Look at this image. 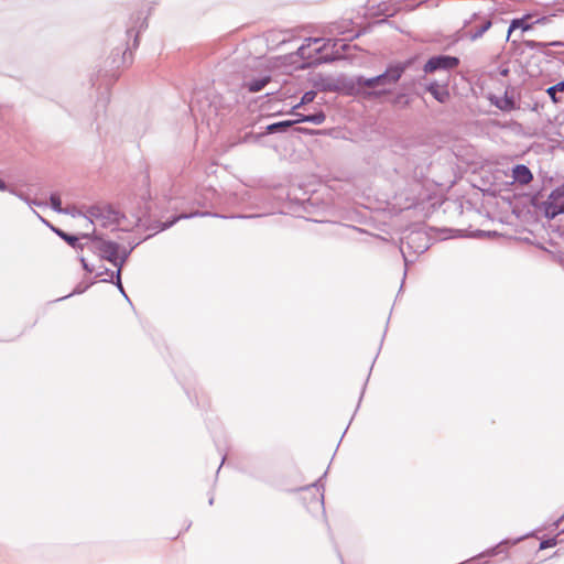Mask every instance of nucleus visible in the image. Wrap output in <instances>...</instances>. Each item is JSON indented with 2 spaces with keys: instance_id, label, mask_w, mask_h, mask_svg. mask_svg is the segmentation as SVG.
Masks as SVG:
<instances>
[{
  "instance_id": "f257e3e1",
  "label": "nucleus",
  "mask_w": 564,
  "mask_h": 564,
  "mask_svg": "<svg viewBox=\"0 0 564 564\" xmlns=\"http://www.w3.org/2000/svg\"><path fill=\"white\" fill-rule=\"evenodd\" d=\"M343 87L347 95H361L367 99H378L390 95V88H382L377 76L365 77L358 75L350 78H343Z\"/></svg>"
},
{
  "instance_id": "f03ea898",
  "label": "nucleus",
  "mask_w": 564,
  "mask_h": 564,
  "mask_svg": "<svg viewBox=\"0 0 564 564\" xmlns=\"http://www.w3.org/2000/svg\"><path fill=\"white\" fill-rule=\"evenodd\" d=\"M492 26V21L488 17L481 15L479 12H474L469 19L464 21L463 37L475 42L482 37V35Z\"/></svg>"
},
{
  "instance_id": "7ed1b4c3",
  "label": "nucleus",
  "mask_w": 564,
  "mask_h": 564,
  "mask_svg": "<svg viewBox=\"0 0 564 564\" xmlns=\"http://www.w3.org/2000/svg\"><path fill=\"white\" fill-rule=\"evenodd\" d=\"M415 59V57H411L404 62L389 64L383 73L377 75L381 87L389 88L390 85L398 83L403 73L413 65Z\"/></svg>"
},
{
  "instance_id": "20e7f679",
  "label": "nucleus",
  "mask_w": 564,
  "mask_h": 564,
  "mask_svg": "<svg viewBox=\"0 0 564 564\" xmlns=\"http://www.w3.org/2000/svg\"><path fill=\"white\" fill-rule=\"evenodd\" d=\"M541 205L543 206L544 217L549 220L564 214V185L555 187Z\"/></svg>"
},
{
  "instance_id": "39448f33",
  "label": "nucleus",
  "mask_w": 564,
  "mask_h": 564,
  "mask_svg": "<svg viewBox=\"0 0 564 564\" xmlns=\"http://www.w3.org/2000/svg\"><path fill=\"white\" fill-rule=\"evenodd\" d=\"M460 59L457 56L438 54L431 56L423 66L425 74H433L437 70H452L458 67Z\"/></svg>"
},
{
  "instance_id": "423d86ee",
  "label": "nucleus",
  "mask_w": 564,
  "mask_h": 564,
  "mask_svg": "<svg viewBox=\"0 0 564 564\" xmlns=\"http://www.w3.org/2000/svg\"><path fill=\"white\" fill-rule=\"evenodd\" d=\"M306 43L305 44H302L297 50L296 52L294 53H291L289 55H286L284 58L292 65H294L295 67L300 64V63H304V62H308V61H313L315 58L316 55L321 54L324 46L323 47H317L315 48L314 51H311V44L312 43H317L321 41V39H312V37H308L305 40Z\"/></svg>"
},
{
  "instance_id": "0eeeda50",
  "label": "nucleus",
  "mask_w": 564,
  "mask_h": 564,
  "mask_svg": "<svg viewBox=\"0 0 564 564\" xmlns=\"http://www.w3.org/2000/svg\"><path fill=\"white\" fill-rule=\"evenodd\" d=\"M87 216H85L89 224L93 225V218L104 219L108 223L120 224V220L126 218L123 214L118 212L112 205L105 206H90L87 210Z\"/></svg>"
},
{
  "instance_id": "6e6552de",
  "label": "nucleus",
  "mask_w": 564,
  "mask_h": 564,
  "mask_svg": "<svg viewBox=\"0 0 564 564\" xmlns=\"http://www.w3.org/2000/svg\"><path fill=\"white\" fill-rule=\"evenodd\" d=\"M206 216H213V217H220V218H227L226 216L219 215V214H213L209 212H193V213H182L175 216H172L165 221H155V226H153V229H156V231H163L169 228H171L174 224H176L181 219H189L194 217H206Z\"/></svg>"
},
{
  "instance_id": "1a4fd4ad",
  "label": "nucleus",
  "mask_w": 564,
  "mask_h": 564,
  "mask_svg": "<svg viewBox=\"0 0 564 564\" xmlns=\"http://www.w3.org/2000/svg\"><path fill=\"white\" fill-rule=\"evenodd\" d=\"M513 91H514L513 88L507 87L502 97L490 94L488 96V100L490 101L491 105H494L501 111L508 112V111L516 110L519 108V106L514 99Z\"/></svg>"
},
{
  "instance_id": "9d476101",
  "label": "nucleus",
  "mask_w": 564,
  "mask_h": 564,
  "mask_svg": "<svg viewBox=\"0 0 564 564\" xmlns=\"http://www.w3.org/2000/svg\"><path fill=\"white\" fill-rule=\"evenodd\" d=\"M97 249L101 260H106L111 264H115L117 253L121 249V245L113 240H101Z\"/></svg>"
},
{
  "instance_id": "9b49d317",
  "label": "nucleus",
  "mask_w": 564,
  "mask_h": 564,
  "mask_svg": "<svg viewBox=\"0 0 564 564\" xmlns=\"http://www.w3.org/2000/svg\"><path fill=\"white\" fill-rule=\"evenodd\" d=\"M425 90L429 91L435 100L441 104H445L449 99V91L446 86H441L436 80L431 82L425 86Z\"/></svg>"
},
{
  "instance_id": "f8f14e48",
  "label": "nucleus",
  "mask_w": 564,
  "mask_h": 564,
  "mask_svg": "<svg viewBox=\"0 0 564 564\" xmlns=\"http://www.w3.org/2000/svg\"><path fill=\"white\" fill-rule=\"evenodd\" d=\"M513 181L520 185H527L533 180L531 170L524 164H516L512 167Z\"/></svg>"
},
{
  "instance_id": "ddd939ff",
  "label": "nucleus",
  "mask_w": 564,
  "mask_h": 564,
  "mask_svg": "<svg viewBox=\"0 0 564 564\" xmlns=\"http://www.w3.org/2000/svg\"><path fill=\"white\" fill-rule=\"evenodd\" d=\"M112 67L119 68L120 65H127L132 63V55L130 53V47L127 46L124 51H122L120 47H116L111 53Z\"/></svg>"
},
{
  "instance_id": "4468645a",
  "label": "nucleus",
  "mask_w": 564,
  "mask_h": 564,
  "mask_svg": "<svg viewBox=\"0 0 564 564\" xmlns=\"http://www.w3.org/2000/svg\"><path fill=\"white\" fill-rule=\"evenodd\" d=\"M338 58H339L338 52L332 53V54L322 55V56H318V57L315 56V58L313 61L300 63L296 66V68H299V69H307V68H311V67H314V66H317V65H321V64L333 63V62H335Z\"/></svg>"
},
{
  "instance_id": "2eb2a0df",
  "label": "nucleus",
  "mask_w": 564,
  "mask_h": 564,
  "mask_svg": "<svg viewBox=\"0 0 564 564\" xmlns=\"http://www.w3.org/2000/svg\"><path fill=\"white\" fill-rule=\"evenodd\" d=\"M316 87L319 91H329V93H337L343 87V79L337 80L332 77H323L318 82H316Z\"/></svg>"
},
{
  "instance_id": "dca6fc26",
  "label": "nucleus",
  "mask_w": 564,
  "mask_h": 564,
  "mask_svg": "<svg viewBox=\"0 0 564 564\" xmlns=\"http://www.w3.org/2000/svg\"><path fill=\"white\" fill-rule=\"evenodd\" d=\"M112 265L117 268L116 271H111L110 269L105 268L104 271L97 273V276H101L104 273H110V276L102 279L101 282L112 283L117 289H121V284H122L121 274H122L123 267L118 265V264H112Z\"/></svg>"
},
{
  "instance_id": "f3484780",
  "label": "nucleus",
  "mask_w": 564,
  "mask_h": 564,
  "mask_svg": "<svg viewBox=\"0 0 564 564\" xmlns=\"http://www.w3.org/2000/svg\"><path fill=\"white\" fill-rule=\"evenodd\" d=\"M384 97H387V99H386L387 102H389L393 107H397L400 109H404V108L409 107L411 104V97L406 93L401 91L395 95H392L390 93V95H386Z\"/></svg>"
},
{
  "instance_id": "a211bd4d",
  "label": "nucleus",
  "mask_w": 564,
  "mask_h": 564,
  "mask_svg": "<svg viewBox=\"0 0 564 564\" xmlns=\"http://www.w3.org/2000/svg\"><path fill=\"white\" fill-rule=\"evenodd\" d=\"M141 243V241H129V247H122L117 253V260L115 261V264L124 267L126 262L128 261L131 252Z\"/></svg>"
},
{
  "instance_id": "6ab92c4d",
  "label": "nucleus",
  "mask_w": 564,
  "mask_h": 564,
  "mask_svg": "<svg viewBox=\"0 0 564 564\" xmlns=\"http://www.w3.org/2000/svg\"><path fill=\"white\" fill-rule=\"evenodd\" d=\"M292 127H293V122H291V119L282 120V121H278V122L268 124L265 127V133L267 134L284 133Z\"/></svg>"
},
{
  "instance_id": "aec40b11",
  "label": "nucleus",
  "mask_w": 564,
  "mask_h": 564,
  "mask_svg": "<svg viewBox=\"0 0 564 564\" xmlns=\"http://www.w3.org/2000/svg\"><path fill=\"white\" fill-rule=\"evenodd\" d=\"M265 131L261 133L246 132L242 135H239L231 142V147L242 144V143H258L264 135Z\"/></svg>"
},
{
  "instance_id": "412c9836",
  "label": "nucleus",
  "mask_w": 564,
  "mask_h": 564,
  "mask_svg": "<svg viewBox=\"0 0 564 564\" xmlns=\"http://www.w3.org/2000/svg\"><path fill=\"white\" fill-rule=\"evenodd\" d=\"M525 19H527V15L511 20L509 29H508V39L510 37L511 33L514 30L521 29L522 32H525V31H529L533 26L532 23H527Z\"/></svg>"
},
{
  "instance_id": "4be33fe9",
  "label": "nucleus",
  "mask_w": 564,
  "mask_h": 564,
  "mask_svg": "<svg viewBox=\"0 0 564 564\" xmlns=\"http://www.w3.org/2000/svg\"><path fill=\"white\" fill-rule=\"evenodd\" d=\"M270 80V76L252 78L246 84V87L250 93H258L261 91Z\"/></svg>"
},
{
  "instance_id": "5701e85b",
  "label": "nucleus",
  "mask_w": 564,
  "mask_h": 564,
  "mask_svg": "<svg viewBox=\"0 0 564 564\" xmlns=\"http://www.w3.org/2000/svg\"><path fill=\"white\" fill-rule=\"evenodd\" d=\"M50 204H51V208L58 214H70V215L75 216V213H73L70 209H68V208L64 209L62 207V200H61V196L58 193H51Z\"/></svg>"
},
{
  "instance_id": "b1692460",
  "label": "nucleus",
  "mask_w": 564,
  "mask_h": 564,
  "mask_svg": "<svg viewBox=\"0 0 564 564\" xmlns=\"http://www.w3.org/2000/svg\"><path fill=\"white\" fill-rule=\"evenodd\" d=\"M524 47L529 50H538L541 51L545 56L552 57L554 56V53L551 51H544V48L547 47V42H538L534 40H524L523 41Z\"/></svg>"
},
{
  "instance_id": "393cba45",
  "label": "nucleus",
  "mask_w": 564,
  "mask_h": 564,
  "mask_svg": "<svg viewBox=\"0 0 564 564\" xmlns=\"http://www.w3.org/2000/svg\"><path fill=\"white\" fill-rule=\"evenodd\" d=\"M80 235L68 234L64 237V241L75 250H84L85 245L80 242Z\"/></svg>"
},
{
  "instance_id": "a878e982",
  "label": "nucleus",
  "mask_w": 564,
  "mask_h": 564,
  "mask_svg": "<svg viewBox=\"0 0 564 564\" xmlns=\"http://www.w3.org/2000/svg\"><path fill=\"white\" fill-rule=\"evenodd\" d=\"M95 283V281L90 282V283H84V282H80L78 283L74 290L67 294V295H64L59 299L56 300V302H61V301H64L73 295H79V294H83L85 293L93 284Z\"/></svg>"
},
{
  "instance_id": "bb28decb",
  "label": "nucleus",
  "mask_w": 564,
  "mask_h": 564,
  "mask_svg": "<svg viewBox=\"0 0 564 564\" xmlns=\"http://www.w3.org/2000/svg\"><path fill=\"white\" fill-rule=\"evenodd\" d=\"M562 91H564V80H561L546 89V94L554 104L560 101L557 94Z\"/></svg>"
},
{
  "instance_id": "cd10ccee",
  "label": "nucleus",
  "mask_w": 564,
  "mask_h": 564,
  "mask_svg": "<svg viewBox=\"0 0 564 564\" xmlns=\"http://www.w3.org/2000/svg\"><path fill=\"white\" fill-rule=\"evenodd\" d=\"M6 192H9L10 194L17 196L21 200L25 202L29 206H33V205L34 206H46L45 203L37 202L35 199H31L30 197L24 195L22 192H18L17 189H14L12 187H9V189H7Z\"/></svg>"
},
{
  "instance_id": "c85d7f7f",
  "label": "nucleus",
  "mask_w": 564,
  "mask_h": 564,
  "mask_svg": "<svg viewBox=\"0 0 564 564\" xmlns=\"http://www.w3.org/2000/svg\"><path fill=\"white\" fill-rule=\"evenodd\" d=\"M148 28V22H147V18H144L140 25H139V30L137 32H134V26H131L127 30V35L128 36H132L133 35V47H138L139 45V34L142 30L147 29Z\"/></svg>"
},
{
  "instance_id": "c756f323",
  "label": "nucleus",
  "mask_w": 564,
  "mask_h": 564,
  "mask_svg": "<svg viewBox=\"0 0 564 564\" xmlns=\"http://www.w3.org/2000/svg\"><path fill=\"white\" fill-rule=\"evenodd\" d=\"M326 119V115L324 110L318 109L317 111L313 113L306 115V122L313 123V124H322Z\"/></svg>"
},
{
  "instance_id": "7c9ffc66",
  "label": "nucleus",
  "mask_w": 564,
  "mask_h": 564,
  "mask_svg": "<svg viewBox=\"0 0 564 564\" xmlns=\"http://www.w3.org/2000/svg\"><path fill=\"white\" fill-rule=\"evenodd\" d=\"M297 132L310 134V135H326L330 134L333 129L326 130V129H307V128H296Z\"/></svg>"
},
{
  "instance_id": "2f4dec72",
  "label": "nucleus",
  "mask_w": 564,
  "mask_h": 564,
  "mask_svg": "<svg viewBox=\"0 0 564 564\" xmlns=\"http://www.w3.org/2000/svg\"><path fill=\"white\" fill-rule=\"evenodd\" d=\"M507 542H508L507 540L501 541V542H500V543H498L496 546H492V547H490V549L486 550L485 552L480 553V554L478 555V557H482V556H496V555L499 553V551H498L499 546H500L501 544H503V543H507Z\"/></svg>"
},
{
  "instance_id": "473e14b6",
  "label": "nucleus",
  "mask_w": 564,
  "mask_h": 564,
  "mask_svg": "<svg viewBox=\"0 0 564 564\" xmlns=\"http://www.w3.org/2000/svg\"><path fill=\"white\" fill-rule=\"evenodd\" d=\"M315 97H316L315 90H307L301 97L302 104H305V105L311 104L314 101Z\"/></svg>"
},
{
  "instance_id": "72a5a7b5",
  "label": "nucleus",
  "mask_w": 564,
  "mask_h": 564,
  "mask_svg": "<svg viewBox=\"0 0 564 564\" xmlns=\"http://www.w3.org/2000/svg\"><path fill=\"white\" fill-rule=\"evenodd\" d=\"M557 543L556 538H547L540 542V550H545L555 546Z\"/></svg>"
},
{
  "instance_id": "f704fd0d",
  "label": "nucleus",
  "mask_w": 564,
  "mask_h": 564,
  "mask_svg": "<svg viewBox=\"0 0 564 564\" xmlns=\"http://www.w3.org/2000/svg\"><path fill=\"white\" fill-rule=\"evenodd\" d=\"M540 196H541V192L533 194L531 196L530 204L532 207L543 210V206L541 205L542 202H540Z\"/></svg>"
},
{
  "instance_id": "c9c22d12",
  "label": "nucleus",
  "mask_w": 564,
  "mask_h": 564,
  "mask_svg": "<svg viewBox=\"0 0 564 564\" xmlns=\"http://www.w3.org/2000/svg\"><path fill=\"white\" fill-rule=\"evenodd\" d=\"M80 237L82 239H86V240H91V241H98L99 243L101 242V240H104L101 238V236L97 235L95 232V230L93 232H86V234H80Z\"/></svg>"
},
{
  "instance_id": "e433bc0d",
  "label": "nucleus",
  "mask_w": 564,
  "mask_h": 564,
  "mask_svg": "<svg viewBox=\"0 0 564 564\" xmlns=\"http://www.w3.org/2000/svg\"><path fill=\"white\" fill-rule=\"evenodd\" d=\"M291 115L295 117L294 119H291V122H293V126H295L297 123L306 122V115L300 113L296 111H294V113H291Z\"/></svg>"
},
{
  "instance_id": "4c0bfd02",
  "label": "nucleus",
  "mask_w": 564,
  "mask_h": 564,
  "mask_svg": "<svg viewBox=\"0 0 564 564\" xmlns=\"http://www.w3.org/2000/svg\"><path fill=\"white\" fill-rule=\"evenodd\" d=\"M79 262L82 264V268L88 272V273H91L94 268L87 262L86 258L84 257H79Z\"/></svg>"
},
{
  "instance_id": "58836bf2",
  "label": "nucleus",
  "mask_w": 564,
  "mask_h": 564,
  "mask_svg": "<svg viewBox=\"0 0 564 564\" xmlns=\"http://www.w3.org/2000/svg\"><path fill=\"white\" fill-rule=\"evenodd\" d=\"M497 231H485V230H480V229H477L475 232H474V237H482V236H497Z\"/></svg>"
},
{
  "instance_id": "ea45409f",
  "label": "nucleus",
  "mask_w": 564,
  "mask_h": 564,
  "mask_svg": "<svg viewBox=\"0 0 564 564\" xmlns=\"http://www.w3.org/2000/svg\"><path fill=\"white\" fill-rule=\"evenodd\" d=\"M52 231L59 237L62 240H64V237L67 236L69 232L64 231L63 229L54 226L52 227Z\"/></svg>"
},
{
  "instance_id": "a19ab883",
  "label": "nucleus",
  "mask_w": 564,
  "mask_h": 564,
  "mask_svg": "<svg viewBox=\"0 0 564 564\" xmlns=\"http://www.w3.org/2000/svg\"><path fill=\"white\" fill-rule=\"evenodd\" d=\"M52 231L59 237L62 240H64V237L67 236L69 232L64 231L63 229L54 226L52 227Z\"/></svg>"
},
{
  "instance_id": "79ce46f5",
  "label": "nucleus",
  "mask_w": 564,
  "mask_h": 564,
  "mask_svg": "<svg viewBox=\"0 0 564 564\" xmlns=\"http://www.w3.org/2000/svg\"><path fill=\"white\" fill-rule=\"evenodd\" d=\"M414 177H423L424 176V166L415 165L413 170Z\"/></svg>"
},
{
  "instance_id": "37998d69",
  "label": "nucleus",
  "mask_w": 564,
  "mask_h": 564,
  "mask_svg": "<svg viewBox=\"0 0 564 564\" xmlns=\"http://www.w3.org/2000/svg\"><path fill=\"white\" fill-rule=\"evenodd\" d=\"M327 475V471H325L323 474V476L321 478H318L313 485L312 487H315L317 490L319 489H324V485H323V478L326 477Z\"/></svg>"
},
{
  "instance_id": "c03bdc74",
  "label": "nucleus",
  "mask_w": 564,
  "mask_h": 564,
  "mask_svg": "<svg viewBox=\"0 0 564 564\" xmlns=\"http://www.w3.org/2000/svg\"><path fill=\"white\" fill-rule=\"evenodd\" d=\"M33 213L36 215V217L46 226L48 227L51 230H52V227H54V225H52L48 220H46L45 218H43L36 210L33 209Z\"/></svg>"
},
{
  "instance_id": "a18cd8bd",
  "label": "nucleus",
  "mask_w": 564,
  "mask_h": 564,
  "mask_svg": "<svg viewBox=\"0 0 564 564\" xmlns=\"http://www.w3.org/2000/svg\"><path fill=\"white\" fill-rule=\"evenodd\" d=\"M549 46H553V47H564V42L562 41H552V42H547V47Z\"/></svg>"
},
{
  "instance_id": "49530a36",
  "label": "nucleus",
  "mask_w": 564,
  "mask_h": 564,
  "mask_svg": "<svg viewBox=\"0 0 564 564\" xmlns=\"http://www.w3.org/2000/svg\"><path fill=\"white\" fill-rule=\"evenodd\" d=\"M118 291L120 292V294L126 299V301L132 305V302L130 300V297L128 296V294L126 293V290L123 288V285L121 284V289H118Z\"/></svg>"
},
{
  "instance_id": "de8ad7c7",
  "label": "nucleus",
  "mask_w": 564,
  "mask_h": 564,
  "mask_svg": "<svg viewBox=\"0 0 564 564\" xmlns=\"http://www.w3.org/2000/svg\"><path fill=\"white\" fill-rule=\"evenodd\" d=\"M305 106V104H302V100H300L296 105H294L290 112L289 113H294V111H296L297 109H300L301 107Z\"/></svg>"
},
{
  "instance_id": "09e8293b",
  "label": "nucleus",
  "mask_w": 564,
  "mask_h": 564,
  "mask_svg": "<svg viewBox=\"0 0 564 564\" xmlns=\"http://www.w3.org/2000/svg\"><path fill=\"white\" fill-rule=\"evenodd\" d=\"M7 189H9V186L3 180L0 178V191L6 192Z\"/></svg>"
},
{
  "instance_id": "8fccbe9b",
  "label": "nucleus",
  "mask_w": 564,
  "mask_h": 564,
  "mask_svg": "<svg viewBox=\"0 0 564 564\" xmlns=\"http://www.w3.org/2000/svg\"><path fill=\"white\" fill-rule=\"evenodd\" d=\"M253 217H259V215H236V216H231V218H253Z\"/></svg>"
},
{
  "instance_id": "3c124183",
  "label": "nucleus",
  "mask_w": 564,
  "mask_h": 564,
  "mask_svg": "<svg viewBox=\"0 0 564 564\" xmlns=\"http://www.w3.org/2000/svg\"><path fill=\"white\" fill-rule=\"evenodd\" d=\"M546 20H547V18H545V17H543V18H539V19H536V20L532 23V25H534V24H544Z\"/></svg>"
},
{
  "instance_id": "603ef678",
  "label": "nucleus",
  "mask_w": 564,
  "mask_h": 564,
  "mask_svg": "<svg viewBox=\"0 0 564 564\" xmlns=\"http://www.w3.org/2000/svg\"><path fill=\"white\" fill-rule=\"evenodd\" d=\"M509 73H510V69H509V68H507V67H506V68H501V69L499 70V74H500L501 76H503V77L508 76V75H509Z\"/></svg>"
},
{
  "instance_id": "864d4df0",
  "label": "nucleus",
  "mask_w": 564,
  "mask_h": 564,
  "mask_svg": "<svg viewBox=\"0 0 564 564\" xmlns=\"http://www.w3.org/2000/svg\"><path fill=\"white\" fill-rule=\"evenodd\" d=\"M381 13H382L386 18H388V17H393V15H394V13H395V11L388 12L387 10H382V11H381Z\"/></svg>"
},
{
  "instance_id": "5fc2aeb1",
  "label": "nucleus",
  "mask_w": 564,
  "mask_h": 564,
  "mask_svg": "<svg viewBox=\"0 0 564 564\" xmlns=\"http://www.w3.org/2000/svg\"><path fill=\"white\" fill-rule=\"evenodd\" d=\"M400 250H401V253H402V257H403V260H404L405 267H406V265H408V263H409L408 258H406L405 252H404V250H403V248H402V247H401V249H400Z\"/></svg>"
},
{
  "instance_id": "6e6d98bb",
  "label": "nucleus",
  "mask_w": 564,
  "mask_h": 564,
  "mask_svg": "<svg viewBox=\"0 0 564 564\" xmlns=\"http://www.w3.org/2000/svg\"><path fill=\"white\" fill-rule=\"evenodd\" d=\"M365 389H366V383L364 384V388H362L361 394H360V397H359V402H358V404H360V402H361V400H362V395H364ZM358 406H359V405H357V408H358Z\"/></svg>"
},
{
  "instance_id": "4d7b16f0",
  "label": "nucleus",
  "mask_w": 564,
  "mask_h": 564,
  "mask_svg": "<svg viewBox=\"0 0 564 564\" xmlns=\"http://www.w3.org/2000/svg\"><path fill=\"white\" fill-rule=\"evenodd\" d=\"M225 458H226L225 456H223V457H221V464H220V465H223V464H224V462H225ZM220 467H221V466H219V467L217 468V471H216V474H218V473H219V470H220Z\"/></svg>"
},
{
  "instance_id": "13d9d810",
  "label": "nucleus",
  "mask_w": 564,
  "mask_h": 564,
  "mask_svg": "<svg viewBox=\"0 0 564 564\" xmlns=\"http://www.w3.org/2000/svg\"><path fill=\"white\" fill-rule=\"evenodd\" d=\"M347 47H348V44H346V43H343V44H341V46H340V48H341L343 51H345Z\"/></svg>"
},
{
  "instance_id": "bf43d9fd",
  "label": "nucleus",
  "mask_w": 564,
  "mask_h": 564,
  "mask_svg": "<svg viewBox=\"0 0 564 564\" xmlns=\"http://www.w3.org/2000/svg\"><path fill=\"white\" fill-rule=\"evenodd\" d=\"M208 503L212 506L214 503V497L212 496L208 500Z\"/></svg>"
},
{
  "instance_id": "052dcab7",
  "label": "nucleus",
  "mask_w": 564,
  "mask_h": 564,
  "mask_svg": "<svg viewBox=\"0 0 564 564\" xmlns=\"http://www.w3.org/2000/svg\"><path fill=\"white\" fill-rule=\"evenodd\" d=\"M341 42V40H336L334 46H337V43Z\"/></svg>"
},
{
  "instance_id": "680f3d73",
  "label": "nucleus",
  "mask_w": 564,
  "mask_h": 564,
  "mask_svg": "<svg viewBox=\"0 0 564 564\" xmlns=\"http://www.w3.org/2000/svg\"><path fill=\"white\" fill-rule=\"evenodd\" d=\"M369 378H370V373L367 375V378H366V381H369ZM367 384V382H365Z\"/></svg>"
},
{
  "instance_id": "e2e57ef3",
  "label": "nucleus",
  "mask_w": 564,
  "mask_h": 564,
  "mask_svg": "<svg viewBox=\"0 0 564 564\" xmlns=\"http://www.w3.org/2000/svg\"><path fill=\"white\" fill-rule=\"evenodd\" d=\"M369 378H370V373L367 375V378H366V381H369ZM367 384V382H365Z\"/></svg>"
},
{
  "instance_id": "0e129e2a",
  "label": "nucleus",
  "mask_w": 564,
  "mask_h": 564,
  "mask_svg": "<svg viewBox=\"0 0 564 564\" xmlns=\"http://www.w3.org/2000/svg\"><path fill=\"white\" fill-rule=\"evenodd\" d=\"M447 230H448V231H453L452 229H447ZM455 231H456V232H460L462 230L456 229Z\"/></svg>"
}]
</instances>
